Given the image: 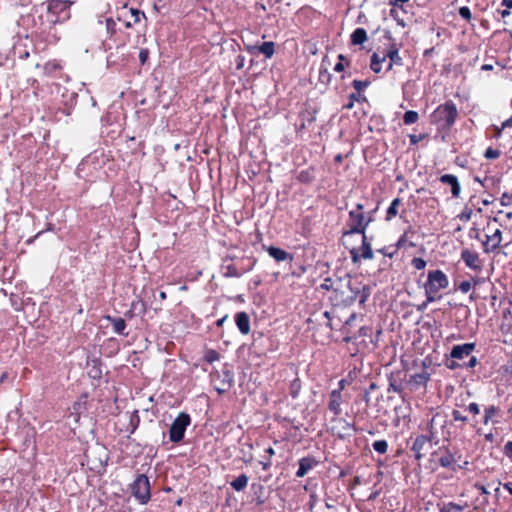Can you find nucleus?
<instances>
[{
  "label": "nucleus",
  "mask_w": 512,
  "mask_h": 512,
  "mask_svg": "<svg viewBox=\"0 0 512 512\" xmlns=\"http://www.w3.org/2000/svg\"><path fill=\"white\" fill-rule=\"evenodd\" d=\"M116 19L122 22L125 28L129 29L140 23L141 19H146V16L143 11L133 7L128 8L125 4L117 10Z\"/></svg>",
  "instance_id": "nucleus-10"
},
{
  "label": "nucleus",
  "mask_w": 512,
  "mask_h": 512,
  "mask_svg": "<svg viewBox=\"0 0 512 512\" xmlns=\"http://www.w3.org/2000/svg\"><path fill=\"white\" fill-rule=\"evenodd\" d=\"M451 416H452L453 421H455V422L459 421V422H462L463 424H466L468 422V417L463 415L461 413V411H459L457 409L452 410Z\"/></svg>",
  "instance_id": "nucleus-52"
},
{
  "label": "nucleus",
  "mask_w": 512,
  "mask_h": 512,
  "mask_svg": "<svg viewBox=\"0 0 512 512\" xmlns=\"http://www.w3.org/2000/svg\"><path fill=\"white\" fill-rule=\"evenodd\" d=\"M350 257L353 263H357L360 260L361 254H359V250L357 248H353L350 250Z\"/></svg>",
  "instance_id": "nucleus-63"
},
{
  "label": "nucleus",
  "mask_w": 512,
  "mask_h": 512,
  "mask_svg": "<svg viewBox=\"0 0 512 512\" xmlns=\"http://www.w3.org/2000/svg\"><path fill=\"white\" fill-rule=\"evenodd\" d=\"M466 411L470 412L473 415H478L480 413V407L476 402H471L466 407Z\"/></svg>",
  "instance_id": "nucleus-59"
},
{
  "label": "nucleus",
  "mask_w": 512,
  "mask_h": 512,
  "mask_svg": "<svg viewBox=\"0 0 512 512\" xmlns=\"http://www.w3.org/2000/svg\"><path fill=\"white\" fill-rule=\"evenodd\" d=\"M474 488L477 489L482 495L487 496L490 494V492L487 490V488L481 483H478V482L475 483Z\"/></svg>",
  "instance_id": "nucleus-64"
},
{
  "label": "nucleus",
  "mask_w": 512,
  "mask_h": 512,
  "mask_svg": "<svg viewBox=\"0 0 512 512\" xmlns=\"http://www.w3.org/2000/svg\"><path fill=\"white\" fill-rule=\"evenodd\" d=\"M503 410L500 405L490 404L484 407V413L482 417V424L488 425L492 423L493 425L499 424L501 422V418L503 417Z\"/></svg>",
  "instance_id": "nucleus-15"
},
{
  "label": "nucleus",
  "mask_w": 512,
  "mask_h": 512,
  "mask_svg": "<svg viewBox=\"0 0 512 512\" xmlns=\"http://www.w3.org/2000/svg\"><path fill=\"white\" fill-rule=\"evenodd\" d=\"M411 265L416 269V270H423L427 263L426 261L423 259V258H420V257H414L411 261Z\"/></svg>",
  "instance_id": "nucleus-56"
},
{
  "label": "nucleus",
  "mask_w": 512,
  "mask_h": 512,
  "mask_svg": "<svg viewBox=\"0 0 512 512\" xmlns=\"http://www.w3.org/2000/svg\"><path fill=\"white\" fill-rule=\"evenodd\" d=\"M348 99L351 100L354 103L355 102L361 103V102L366 101V97L363 94H361L359 92H356V91L351 93L349 95Z\"/></svg>",
  "instance_id": "nucleus-58"
},
{
  "label": "nucleus",
  "mask_w": 512,
  "mask_h": 512,
  "mask_svg": "<svg viewBox=\"0 0 512 512\" xmlns=\"http://www.w3.org/2000/svg\"><path fill=\"white\" fill-rule=\"evenodd\" d=\"M378 253L392 259L395 255H397V251L395 250V247L392 245L382 247L377 250Z\"/></svg>",
  "instance_id": "nucleus-47"
},
{
  "label": "nucleus",
  "mask_w": 512,
  "mask_h": 512,
  "mask_svg": "<svg viewBox=\"0 0 512 512\" xmlns=\"http://www.w3.org/2000/svg\"><path fill=\"white\" fill-rule=\"evenodd\" d=\"M74 2V0H46L35 6L34 26L36 34L46 44H55L59 41L60 36L55 27L57 24H62L70 19V8Z\"/></svg>",
  "instance_id": "nucleus-1"
},
{
  "label": "nucleus",
  "mask_w": 512,
  "mask_h": 512,
  "mask_svg": "<svg viewBox=\"0 0 512 512\" xmlns=\"http://www.w3.org/2000/svg\"><path fill=\"white\" fill-rule=\"evenodd\" d=\"M276 452L272 446H268L264 448V454L261 456V459L259 460V465L261 466L263 471H268L273 462L272 458L275 456Z\"/></svg>",
  "instance_id": "nucleus-28"
},
{
  "label": "nucleus",
  "mask_w": 512,
  "mask_h": 512,
  "mask_svg": "<svg viewBox=\"0 0 512 512\" xmlns=\"http://www.w3.org/2000/svg\"><path fill=\"white\" fill-rule=\"evenodd\" d=\"M318 80L321 84L327 86L331 83L332 74L325 67H320Z\"/></svg>",
  "instance_id": "nucleus-40"
},
{
  "label": "nucleus",
  "mask_w": 512,
  "mask_h": 512,
  "mask_svg": "<svg viewBox=\"0 0 512 512\" xmlns=\"http://www.w3.org/2000/svg\"><path fill=\"white\" fill-rule=\"evenodd\" d=\"M435 416H433L426 425V431L427 434H425L427 437H430L431 439H435L436 432H435V426H434Z\"/></svg>",
  "instance_id": "nucleus-50"
},
{
  "label": "nucleus",
  "mask_w": 512,
  "mask_h": 512,
  "mask_svg": "<svg viewBox=\"0 0 512 512\" xmlns=\"http://www.w3.org/2000/svg\"><path fill=\"white\" fill-rule=\"evenodd\" d=\"M368 40L367 31L364 28H356L350 35L352 45H362Z\"/></svg>",
  "instance_id": "nucleus-29"
},
{
  "label": "nucleus",
  "mask_w": 512,
  "mask_h": 512,
  "mask_svg": "<svg viewBox=\"0 0 512 512\" xmlns=\"http://www.w3.org/2000/svg\"><path fill=\"white\" fill-rule=\"evenodd\" d=\"M191 423V417L185 412H181L174 419L169 429V439L173 443H179L184 439L185 431Z\"/></svg>",
  "instance_id": "nucleus-9"
},
{
  "label": "nucleus",
  "mask_w": 512,
  "mask_h": 512,
  "mask_svg": "<svg viewBox=\"0 0 512 512\" xmlns=\"http://www.w3.org/2000/svg\"><path fill=\"white\" fill-rule=\"evenodd\" d=\"M130 491L139 504H147L151 498V486L148 477L144 474H138L130 485Z\"/></svg>",
  "instance_id": "nucleus-8"
},
{
  "label": "nucleus",
  "mask_w": 512,
  "mask_h": 512,
  "mask_svg": "<svg viewBox=\"0 0 512 512\" xmlns=\"http://www.w3.org/2000/svg\"><path fill=\"white\" fill-rule=\"evenodd\" d=\"M503 452L512 461V441L506 442Z\"/></svg>",
  "instance_id": "nucleus-62"
},
{
  "label": "nucleus",
  "mask_w": 512,
  "mask_h": 512,
  "mask_svg": "<svg viewBox=\"0 0 512 512\" xmlns=\"http://www.w3.org/2000/svg\"><path fill=\"white\" fill-rule=\"evenodd\" d=\"M372 447L376 452L385 454L388 451V442L386 440H376L372 443Z\"/></svg>",
  "instance_id": "nucleus-44"
},
{
  "label": "nucleus",
  "mask_w": 512,
  "mask_h": 512,
  "mask_svg": "<svg viewBox=\"0 0 512 512\" xmlns=\"http://www.w3.org/2000/svg\"><path fill=\"white\" fill-rule=\"evenodd\" d=\"M220 359V354L214 349H207L204 353L203 360L212 364Z\"/></svg>",
  "instance_id": "nucleus-41"
},
{
  "label": "nucleus",
  "mask_w": 512,
  "mask_h": 512,
  "mask_svg": "<svg viewBox=\"0 0 512 512\" xmlns=\"http://www.w3.org/2000/svg\"><path fill=\"white\" fill-rule=\"evenodd\" d=\"M500 204L502 206H505V207L511 206L512 205V193L511 192H504L501 195Z\"/></svg>",
  "instance_id": "nucleus-57"
},
{
  "label": "nucleus",
  "mask_w": 512,
  "mask_h": 512,
  "mask_svg": "<svg viewBox=\"0 0 512 512\" xmlns=\"http://www.w3.org/2000/svg\"><path fill=\"white\" fill-rule=\"evenodd\" d=\"M469 237L481 243V240H483L481 229L474 224L469 230Z\"/></svg>",
  "instance_id": "nucleus-55"
},
{
  "label": "nucleus",
  "mask_w": 512,
  "mask_h": 512,
  "mask_svg": "<svg viewBox=\"0 0 512 512\" xmlns=\"http://www.w3.org/2000/svg\"><path fill=\"white\" fill-rule=\"evenodd\" d=\"M296 179L301 184H311L316 179L315 168L313 166H309L306 169L299 171L296 175Z\"/></svg>",
  "instance_id": "nucleus-27"
},
{
  "label": "nucleus",
  "mask_w": 512,
  "mask_h": 512,
  "mask_svg": "<svg viewBox=\"0 0 512 512\" xmlns=\"http://www.w3.org/2000/svg\"><path fill=\"white\" fill-rule=\"evenodd\" d=\"M478 283L477 280H474L473 283L470 280H464L460 282L458 288L462 293H468L473 285H476Z\"/></svg>",
  "instance_id": "nucleus-51"
},
{
  "label": "nucleus",
  "mask_w": 512,
  "mask_h": 512,
  "mask_svg": "<svg viewBox=\"0 0 512 512\" xmlns=\"http://www.w3.org/2000/svg\"><path fill=\"white\" fill-rule=\"evenodd\" d=\"M458 109L452 100L440 104L432 113L431 121L442 130H450L458 118Z\"/></svg>",
  "instance_id": "nucleus-4"
},
{
  "label": "nucleus",
  "mask_w": 512,
  "mask_h": 512,
  "mask_svg": "<svg viewBox=\"0 0 512 512\" xmlns=\"http://www.w3.org/2000/svg\"><path fill=\"white\" fill-rule=\"evenodd\" d=\"M104 318L113 325V330L115 333L122 336H128V333L125 331L127 325L123 318L113 317L111 315H106Z\"/></svg>",
  "instance_id": "nucleus-25"
},
{
  "label": "nucleus",
  "mask_w": 512,
  "mask_h": 512,
  "mask_svg": "<svg viewBox=\"0 0 512 512\" xmlns=\"http://www.w3.org/2000/svg\"><path fill=\"white\" fill-rule=\"evenodd\" d=\"M506 127H503V123L501 126H493V138L499 139L502 136V132Z\"/></svg>",
  "instance_id": "nucleus-61"
},
{
  "label": "nucleus",
  "mask_w": 512,
  "mask_h": 512,
  "mask_svg": "<svg viewBox=\"0 0 512 512\" xmlns=\"http://www.w3.org/2000/svg\"><path fill=\"white\" fill-rule=\"evenodd\" d=\"M458 13H459L461 18H463L467 22H471V20H472V13H471V10H470L469 7H467V6L460 7L458 9Z\"/></svg>",
  "instance_id": "nucleus-53"
},
{
  "label": "nucleus",
  "mask_w": 512,
  "mask_h": 512,
  "mask_svg": "<svg viewBox=\"0 0 512 512\" xmlns=\"http://www.w3.org/2000/svg\"><path fill=\"white\" fill-rule=\"evenodd\" d=\"M361 236H362L361 247H360V249H358L359 251H361V258H363L365 260H372L374 258V254L372 251L371 244L368 240V237L366 234L361 235Z\"/></svg>",
  "instance_id": "nucleus-31"
},
{
  "label": "nucleus",
  "mask_w": 512,
  "mask_h": 512,
  "mask_svg": "<svg viewBox=\"0 0 512 512\" xmlns=\"http://www.w3.org/2000/svg\"><path fill=\"white\" fill-rule=\"evenodd\" d=\"M460 259L470 270L479 274L484 268V259L480 257L479 252L472 248H463L461 250Z\"/></svg>",
  "instance_id": "nucleus-11"
},
{
  "label": "nucleus",
  "mask_w": 512,
  "mask_h": 512,
  "mask_svg": "<svg viewBox=\"0 0 512 512\" xmlns=\"http://www.w3.org/2000/svg\"><path fill=\"white\" fill-rule=\"evenodd\" d=\"M400 48L401 44L392 41L384 51L385 58H388L392 63H395L396 66H403L404 64L403 58L400 56Z\"/></svg>",
  "instance_id": "nucleus-17"
},
{
  "label": "nucleus",
  "mask_w": 512,
  "mask_h": 512,
  "mask_svg": "<svg viewBox=\"0 0 512 512\" xmlns=\"http://www.w3.org/2000/svg\"><path fill=\"white\" fill-rule=\"evenodd\" d=\"M61 65L57 60H51L44 64L43 71L46 75H53L55 72L61 70Z\"/></svg>",
  "instance_id": "nucleus-37"
},
{
  "label": "nucleus",
  "mask_w": 512,
  "mask_h": 512,
  "mask_svg": "<svg viewBox=\"0 0 512 512\" xmlns=\"http://www.w3.org/2000/svg\"><path fill=\"white\" fill-rule=\"evenodd\" d=\"M409 233H413L412 228L409 227L407 230L404 231V233L399 237L397 242L393 244L395 247V250L398 252L401 248H404L407 245V237ZM408 245L410 247H415L416 244L414 242H409Z\"/></svg>",
  "instance_id": "nucleus-36"
},
{
  "label": "nucleus",
  "mask_w": 512,
  "mask_h": 512,
  "mask_svg": "<svg viewBox=\"0 0 512 512\" xmlns=\"http://www.w3.org/2000/svg\"><path fill=\"white\" fill-rule=\"evenodd\" d=\"M300 117L302 119V123L300 124V127H299L301 130L306 128L305 122H308L309 124H311L315 121V115L311 112L301 113Z\"/></svg>",
  "instance_id": "nucleus-48"
},
{
  "label": "nucleus",
  "mask_w": 512,
  "mask_h": 512,
  "mask_svg": "<svg viewBox=\"0 0 512 512\" xmlns=\"http://www.w3.org/2000/svg\"><path fill=\"white\" fill-rule=\"evenodd\" d=\"M106 38L103 45L106 51L112 49L124 48L129 42V33L117 27L116 21L112 17L105 19Z\"/></svg>",
  "instance_id": "nucleus-6"
},
{
  "label": "nucleus",
  "mask_w": 512,
  "mask_h": 512,
  "mask_svg": "<svg viewBox=\"0 0 512 512\" xmlns=\"http://www.w3.org/2000/svg\"><path fill=\"white\" fill-rule=\"evenodd\" d=\"M439 181L442 184L450 186L451 195L453 198H459L461 194V185L458 178L452 174H443L440 176Z\"/></svg>",
  "instance_id": "nucleus-22"
},
{
  "label": "nucleus",
  "mask_w": 512,
  "mask_h": 512,
  "mask_svg": "<svg viewBox=\"0 0 512 512\" xmlns=\"http://www.w3.org/2000/svg\"><path fill=\"white\" fill-rule=\"evenodd\" d=\"M263 249L272 257L276 262L289 261L292 262L294 259L293 254L288 253L286 250L276 246L263 245Z\"/></svg>",
  "instance_id": "nucleus-18"
},
{
  "label": "nucleus",
  "mask_w": 512,
  "mask_h": 512,
  "mask_svg": "<svg viewBox=\"0 0 512 512\" xmlns=\"http://www.w3.org/2000/svg\"><path fill=\"white\" fill-rule=\"evenodd\" d=\"M419 120V114L417 111L408 110L404 113L403 123L405 125H411L416 123Z\"/></svg>",
  "instance_id": "nucleus-39"
},
{
  "label": "nucleus",
  "mask_w": 512,
  "mask_h": 512,
  "mask_svg": "<svg viewBox=\"0 0 512 512\" xmlns=\"http://www.w3.org/2000/svg\"><path fill=\"white\" fill-rule=\"evenodd\" d=\"M448 284V277L442 270L428 271L427 280L424 283L426 302L423 305L438 300L440 298L439 292L447 288Z\"/></svg>",
  "instance_id": "nucleus-5"
},
{
  "label": "nucleus",
  "mask_w": 512,
  "mask_h": 512,
  "mask_svg": "<svg viewBox=\"0 0 512 512\" xmlns=\"http://www.w3.org/2000/svg\"><path fill=\"white\" fill-rule=\"evenodd\" d=\"M222 269V275L226 278H239L241 277L244 273L248 272L251 267L247 268V269H238L236 267V265L234 264H227V265H222L221 267Z\"/></svg>",
  "instance_id": "nucleus-26"
},
{
  "label": "nucleus",
  "mask_w": 512,
  "mask_h": 512,
  "mask_svg": "<svg viewBox=\"0 0 512 512\" xmlns=\"http://www.w3.org/2000/svg\"><path fill=\"white\" fill-rule=\"evenodd\" d=\"M372 334H373V327L372 326H362L359 329V336L360 337H368V338H370L373 347L376 348L377 345H378L379 337L382 335V330L378 329L376 331L375 339L372 338Z\"/></svg>",
  "instance_id": "nucleus-30"
},
{
  "label": "nucleus",
  "mask_w": 512,
  "mask_h": 512,
  "mask_svg": "<svg viewBox=\"0 0 512 512\" xmlns=\"http://www.w3.org/2000/svg\"><path fill=\"white\" fill-rule=\"evenodd\" d=\"M248 480L249 478L246 474H241L238 477H236L233 481H231L230 485L235 491L241 492L247 487Z\"/></svg>",
  "instance_id": "nucleus-35"
},
{
  "label": "nucleus",
  "mask_w": 512,
  "mask_h": 512,
  "mask_svg": "<svg viewBox=\"0 0 512 512\" xmlns=\"http://www.w3.org/2000/svg\"><path fill=\"white\" fill-rule=\"evenodd\" d=\"M139 423H140V418L138 416V411H134V413L131 415L130 417V427H131V430H130V433H134L135 430L138 428L139 426Z\"/></svg>",
  "instance_id": "nucleus-54"
},
{
  "label": "nucleus",
  "mask_w": 512,
  "mask_h": 512,
  "mask_svg": "<svg viewBox=\"0 0 512 512\" xmlns=\"http://www.w3.org/2000/svg\"><path fill=\"white\" fill-rule=\"evenodd\" d=\"M341 421L343 422V433H338V438L344 439L346 437H351L353 435L352 432L357 431L356 427L344 419H341Z\"/></svg>",
  "instance_id": "nucleus-38"
},
{
  "label": "nucleus",
  "mask_w": 512,
  "mask_h": 512,
  "mask_svg": "<svg viewBox=\"0 0 512 512\" xmlns=\"http://www.w3.org/2000/svg\"><path fill=\"white\" fill-rule=\"evenodd\" d=\"M298 464H299V467H298V470L296 471L295 475L297 478H302L310 470L315 468L319 464V462H318V460H316L315 457L307 456V457H303V458L299 459Z\"/></svg>",
  "instance_id": "nucleus-21"
},
{
  "label": "nucleus",
  "mask_w": 512,
  "mask_h": 512,
  "mask_svg": "<svg viewBox=\"0 0 512 512\" xmlns=\"http://www.w3.org/2000/svg\"><path fill=\"white\" fill-rule=\"evenodd\" d=\"M135 310H138L141 314H145L147 310L145 301L142 299L132 301L130 309L125 313V317L128 319L133 318Z\"/></svg>",
  "instance_id": "nucleus-32"
},
{
  "label": "nucleus",
  "mask_w": 512,
  "mask_h": 512,
  "mask_svg": "<svg viewBox=\"0 0 512 512\" xmlns=\"http://www.w3.org/2000/svg\"><path fill=\"white\" fill-rule=\"evenodd\" d=\"M500 155H501V151L499 149H494L492 147L487 148L484 152V157L487 160H495V159L499 158Z\"/></svg>",
  "instance_id": "nucleus-49"
},
{
  "label": "nucleus",
  "mask_w": 512,
  "mask_h": 512,
  "mask_svg": "<svg viewBox=\"0 0 512 512\" xmlns=\"http://www.w3.org/2000/svg\"><path fill=\"white\" fill-rule=\"evenodd\" d=\"M410 0H389L390 16L397 22L401 27L406 26V18L408 11L404 8V4Z\"/></svg>",
  "instance_id": "nucleus-13"
},
{
  "label": "nucleus",
  "mask_w": 512,
  "mask_h": 512,
  "mask_svg": "<svg viewBox=\"0 0 512 512\" xmlns=\"http://www.w3.org/2000/svg\"><path fill=\"white\" fill-rule=\"evenodd\" d=\"M301 389V381L296 378L290 384V395L292 398H297Z\"/></svg>",
  "instance_id": "nucleus-46"
},
{
  "label": "nucleus",
  "mask_w": 512,
  "mask_h": 512,
  "mask_svg": "<svg viewBox=\"0 0 512 512\" xmlns=\"http://www.w3.org/2000/svg\"><path fill=\"white\" fill-rule=\"evenodd\" d=\"M386 61L385 55L380 56L377 52H374L370 58L371 70L378 74L382 71V63Z\"/></svg>",
  "instance_id": "nucleus-34"
},
{
  "label": "nucleus",
  "mask_w": 512,
  "mask_h": 512,
  "mask_svg": "<svg viewBox=\"0 0 512 512\" xmlns=\"http://www.w3.org/2000/svg\"><path fill=\"white\" fill-rule=\"evenodd\" d=\"M371 295V287L361 281H349L346 290H335L334 300L343 306H351L358 301L360 306H365Z\"/></svg>",
  "instance_id": "nucleus-2"
},
{
  "label": "nucleus",
  "mask_w": 512,
  "mask_h": 512,
  "mask_svg": "<svg viewBox=\"0 0 512 512\" xmlns=\"http://www.w3.org/2000/svg\"><path fill=\"white\" fill-rule=\"evenodd\" d=\"M252 53H260L265 56L266 59L272 58L275 53V43L273 41L263 42L260 45H255L249 48Z\"/></svg>",
  "instance_id": "nucleus-24"
},
{
  "label": "nucleus",
  "mask_w": 512,
  "mask_h": 512,
  "mask_svg": "<svg viewBox=\"0 0 512 512\" xmlns=\"http://www.w3.org/2000/svg\"><path fill=\"white\" fill-rule=\"evenodd\" d=\"M432 441L433 439L423 434L416 436L411 446L415 460L420 461L425 456L427 450L432 446Z\"/></svg>",
  "instance_id": "nucleus-14"
},
{
  "label": "nucleus",
  "mask_w": 512,
  "mask_h": 512,
  "mask_svg": "<svg viewBox=\"0 0 512 512\" xmlns=\"http://www.w3.org/2000/svg\"><path fill=\"white\" fill-rule=\"evenodd\" d=\"M235 323L241 334L248 335L250 333V317L245 311L235 314Z\"/></svg>",
  "instance_id": "nucleus-23"
},
{
  "label": "nucleus",
  "mask_w": 512,
  "mask_h": 512,
  "mask_svg": "<svg viewBox=\"0 0 512 512\" xmlns=\"http://www.w3.org/2000/svg\"><path fill=\"white\" fill-rule=\"evenodd\" d=\"M464 509V506L460 505V504H457V503H454V502H449L447 504H444L443 506H441L439 508V512H462Z\"/></svg>",
  "instance_id": "nucleus-42"
},
{
  "label": "nucleus",
  "mask_w": 512,
  "mask_h": 512,
  "mask_svg": "<svg viewBox=\"0 0 512 512\" xmlns=\"http://www.w3.org/2000/svg\"><path fill=\"white\" fill-rule=\"evenodd\" d=\"M473 209L468 204L464 206L463 210L458 215V218L462 222H468L472 218Z\"/></svg>",
  "instance_id": "nucleus-45"
},
{
  "label": "nucleus",
  "mask_w": 512,
  "mask_h": 512,
  "mask_svg": "<svg viewBox=\"0 0 512 512\" xmlns=\"http://www.w3.org/2000/svg\"><path fill=\"white\" fill-rule=\"evenodd\" d=\"M343 402V393H340V391H331L329 393L328 409L335 417L342 414L341 405Z\"/></svg>",
  "instance_id": "nucleus-19"
},
{
  "label": "nucleus",
  "mask_w": 512,
  "mask_h": 512,
  "mask_svg": "<svg viewBox=\"0 0 512 512\" xmlns=\"http://www.w3.org/2000/svg\"><path fill=\"white\" fill-rule=\"evenodd\" d=\"M432 456L437 458L441 467L450 469L453 472H457L459 469L464 468L462 465L456 463L454 454L447 447H439L438 450L432 453Z\"/></svg>",
  "instance_id": "nucleus-12"
},
{
  "label": "nucleus",
  "mask_w": 512,
  "mask_h": 512,
  "mask_svg": "<svg viewBox=\"0 0 512 512\" xmlns=\"http://www.w3.org/2000/svg\"><path fill=\"white\" fill-rule=\"evenodd\" d=\"M431 374L428 372L426 368H423L421 372L415 373L410 376L407 384L411 391H417L420 388H426L428 382L430 381Z\"/></svg>",
  "instance_id": "nucleus-16"
},
{
  "label": "nucleus",
  "mask_w": 512,
  "mask_h": 512,
  "mask_svg": "<svg viewBox=\"0 0 512 512\" xmlns=\"http://www.w3.org/2000/svg\"><path fill=\"white\" fill-rule=\"evenodd\" d=\"M402 205V200L400 198H395L392 200L390 206L387 208L385 220L391 221L399 214V207Z\"/></svg>",
  "instance_id": "nucleus-33"
},
{
  "label": "nucleus",
  "mask_w": 512,
  "mask_h": 512,
  "mask_svg": "<svg viewBox=\"0 0 512 512\" xmlns=\"http://www.w3.org/2000/svg\"><path fill=\"white\" fill-rule=\"evenodd\" d=\"M149 57V50L147 48H143L139 52V60L141 65H144Z\"/></svg>",
  "instance_id": "nucleus-60"
},
{
  "label": "nucleus",
  "mask_w": 512,
  "mask_h": 512,
  "mask_svg": "<svg viewBox=\"0 0 512 512\" xmlns=\"http://www.w3.org/2000/svg\"><path fill=\"white\" fill-rule=\"evenodd\" d=\"M475 343H464L462 345H455L452 347L450 351V357L452 359L462 360L465 357L471 355V353L475 350Z\"/></svg>",
  "instance_id": "nucleus-20"
},
{
  "label": "nucleus",
  "mask_w": 512,
  "mask_h": 512,
  "mask_svg": "<svg viewBox=\"0 0 512 512\" xmlns=\"http://www.w3.org/2000/svg\"><path fill=\"white\" fill-rule=\"evenodd\" d=\"M497 218L490 219L483 228V240H481L483 251L487 254L500 248L502 242V231L495 226Z\"/></svg>",
  "instance_id": "nucleus-7"
},
{
  "label": "nucleus",
  "mask_w": 512,
  "mask_h": 512,
  "mask_svg": "<svg viewBox=\"0 0 512 512\" xmlns=\"http://www.w3.org/2000/svg\"><path fill=\"white\" fill-rule=\"evenodd\" d=\"M370 84H371V81L369 79H365V80L355 79L352 81V87L354 88V90L361 94L367 87H369Z\"/></svg>",
  "instance_id": "nucleus-43"
},
{
  "label": "nucleus",
  "mask_w": 512,
  "mask_h": 512,
  "mask_svg": "<svg viewBox=\"0 0 512 512\" xmlns=\"http://www.w3.org/2000/svg\"><path fill=\"white\" fill-rule=\"evenodd\" d=\"M362 203H357L348 213L345 229L342 236H350L353 234H366V229L373 222V211L366 213Z\"/></svg>",
  "instance_id": "nucleus-3"
}]
</instances>
